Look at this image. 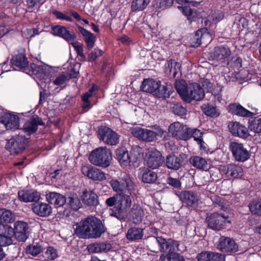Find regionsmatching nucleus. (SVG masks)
I'll return each mask as SVG.
<instances>
[{
	"label": "nucleus",
	"mask_w": 261,
	"mask_h": 261,
	"mask_svg": "<svg viewBox=\"0 0 261 261\" xmlns=\"http://www.w3.org/2000/svg\"><path fill=\"white\" fill-rule=\"evenodd\" d=\"M185 126L182 123L179 122H175L169 125L168 131L172 136L181 139V136L185 130Z\"/></svg>",
	"instance_id": "a19ab883"
},
{
	"label": "nucleus",
	"mask_w": 261,
	"mask_h": 261,
	"mask_svg": "<svg viewBox=\"0 0 261 261\" xmlns=\"http://www.w3.org/2000/svg\"><path fill=\"white\" fill-rule=\"evenodd\" d=\"M202 133L199 130L196 128H193V133L192 137L201 145V147H202L203 144H204V141L202 139Z\"/></svg>",
	"instance_id": "13d9d810"
},
{
	"label": "nucleus",
	"mask_w": 261,
	"mask_h": 261,
	"mask_svg": "<svg viewBox=\"0 0 261 261\" xmlns=\"http://www.w3.org/2000/svg\"><path fill=\"white\" fill-rule=\"evenodd\" d=\"M249 128L254 133H261V118H256L252 120L250 122Z\"/></svg>",
	"instance_id": "5fc2aeb1"
},
{
	"label": "nucleus",
	"mask_w": 261,
	"mask_h": 261,
	"mask_svg": "<svg viewBox=\"0 0 261 261\" xmlns=\"http://www.w3.org/2000/svg\"><path fill=\"white\" fill-rule=\"evenodd\" d=\"M81 171L83 175L94 181H103L106 179V173L100 169L90 165L82 167Z\"/></svg>",
	"instance_id": "9d476101"
},
{
	"label": "nucleus",
	"mask_w": 261,
	"mask_h": 261,
	"mask_svg": "<svg viewBox=\"0 0 261 261\" xmlns=\"http://www.w3.org/2000/svg\"><path fill=\"white\" fill-rule=\"evenodd\" d=\"M19 117L17 115L10 113H1L0 122L7 129L15 130L19 128Z\"/></svg>",
	"instance_id": "f8f14e48"
},
{
	"label": "nucleus",
	"mask_w": 261,
	"mask_h": 261,
	"mask_svg": "<svg viewBox=\"0 0 261 261\" xmlns=\"http://www.w3.org/2000/svg\"><path fill=\"white\" fill-rule=\"evenodd\" d=\"M69 79V76L67 74H62L54 80L53 83L55 85L60 86L64 84Z\"/></svg>",
	"instance_id": "680f3d73"
},
{
	"label": "nucleus",
	"mask_w": 261,
	"mask_h": 261,
	"mask_svg": "<svg viewBox=\"0 0 261 261\" xmlns=\"http://www.w3.org/2000/svg\"><path fill=\"white\" fill-rule=\"evenodd\" d=\"M189 162L193 166L197 169L203 170H206L208 169L207 161L201 156H192L189 159Z\"/></svg>",
	"instance_id": "c9c22d12"
},
{
	"label": "nucleus",
	"mask_w": 261,
	"mask_h": 261,
	"mask_svg": "<svg viewBox=\"0 0 261 261\" xmlns=\"http://www.w3.org/2000/svg\"><path fill=\"white\" fill-rule=\"evenodd\" d=\"M32 210L35 214L40 217L48 216L51 213V207L49 204L44 202L34 204Z\"/></svg>",
	"instance_id": "a878e982"
},
{
	"label": "nucleus",
	"mask_w": 261,
	"mask_h": 261,
	"mask_svg": "<svg viewBox=\"0 0 261 261\" xmlns=\"http://www.w3.org/2000/svg\"><path fill=\"white\" fill-rule=\"evenodd\" d=\"M163 162L162 155L155 149L148 150L146 153L144 163L149 168L155 169L160 167Z\"/></svg>",
	"instance_id": "423d86ee"
},
{
	"label": "nucleus",
	"mask_w": 261,
	"mask_h": 261,
	"mask_svg": "<svg viewBox=\"0 0 261 261\" xmlns=\"http://www.w3.org/2000/svg\"><path fill=\"white\" fill-rule=\"evenodd\" d=\"M98 197L93 192L84 191L83 192L82 199L83 203L90 206H95L98 204Z\"/></svg>",
	"instance_id": "2f4dec72"
},
{
	"label": "nucleus",
	"mask_w": 261,
	"mask_h": 261,
	"mask_svg": "<svg viewBox=\"0 0 261 261\" xmlns=\"http://www.w3.org/2000/svg\"><path fill=\"white\" fill-rule=\"evenodd\" d=\"M175 87L182 99L188 102L193 100H200L204 97L203 89L197 83L187 85L185 81L181 80L175 82Z\"/></svg>",
	"instance_id": "f257e3e1"
},
{
	"label": "nucleus",
	"mask_w": 261,
	"mask_h": 261,
	"mask_svg": "<svg viewBox=\"0 0 261 261\" xmlns=\"http://www.w3.org/2000/svg\"><path fill=\"white\" fill-rule=\"evenodd\" d=\"M89 160L95 166L102 168L108 167L112 160L111 152L106 147L97 148L91 152Z\"/></svg>",
	"instance_id": "f03ea898"
},
{
	"label": "nucleus",
	"mask_w": 261,
	"mask_h": 261,
	"mask_svg": "<svg viewBox=\"0 0 261 261\" xmlns=\"http://www.w3.org/2000/svg\"><path fill=\"white\" fill-rule=\"evenodd\" d=\"M74 226L75 233L79 237L83 239L90 238L86 218L82 220Z\"/></svg>",
	"instance_id": "393cba45"
},
{
	"label": "nucleus",
	"mask_w": 261,
	"mask_h": 261,
	"mask_svg": "<svg viewBox=\"0 0 261 261\" xmlns=\"http://www.w3.org/2000/svg\"><path fill=\"white\" fill-rule=\"evenodd\" d=\"M186 157V154L182 153L179 156L175 155H169L166 159V165L168 168L177 170L181 166L183 160Z\"/></svg>",
	"instance_id": "aec40b11"
},
{
	"label": "nucleus",
	"mask_w": 261,
	"mask_h": 261,
	"mask_svg": "<svg viewBox=\"0 0 261 261\" xmlns=\"http://www.w3.org/2000/svg\"><path fill=\"white\" fill-rule=\"evenodd\" d=\"M44 124L41 118L38 116L32 117L23 124L22 129L28 135H30L37 131L38 125H43Z\"/></svg>",
	"instance_id": "f3484780"
},
{
	"label": "nucleus",
	"mask_w": 261,
	"mask_h": 261,
	"mask_svg": "<svg viewBox=\"0 0 261 261\" xmlns=\"http://www.w3.org/2000/svg\"><path fill=\"white\" fill-rule=\"evenodd\" d=\"M53 13L58 19L65 20L69 22L72 21V19L70 16L57 10L54 11Z\"/></svg>",
	"instance_id": "69168bd1"
},
{
	"label": "nucleus",
	"mask_w": 261,
	"mask_h": 261,
	"mask_svg": "<svg viewBox=\"0 0 261 261\" xmlns=\"http://www.w3.org/2000/svg\"><path fill=\"white\" fill-rule=\"evenodd\" d=\"M198 261H225V256L221 253L202 252L197 255Z\"/></svg>",
	"instance_id": "bb28decb"
},
{
	"label": "nucleus",
	"mask_w": 261,
	"mask_h": 261,
	"mask_svg": "<svg viewBox=\"0 0 261 261\" xmlns=\"http://www.w3.org/2000/svg\"><path fill=\"white\" fill-rule=\"evenodd\" d=\"M140 174L142 181L146 183H153L156 180L158 177L155 172L145 168L140 169Z\"/></svg>",
	"instance_id": "4c0bfd02"
},
{
	"label": "nucleus",
	"mask_w": 261,
	"mask_h": 261,
	"mask_svg": "<svg viewBox=\"0 0 261 261\" xmlns=\"http://www.w3.org/2000/svg\"><path fill=\"white\" fill-rule=\"evenodd\" d=\"M172 112L176 115L183 116L186 114V110L180 103H176L173 106Z\"/></svg>",
	"instance_id": "bf43d9fd"
},
{
	"label": "nucleus",
	"mask_w": 261,
	"mask_h": 261,
	"mask_svg": "<svg viewBox=\"0 0 261 261\" xmlns=\"http://www.w3.org/2000/svg\"><path fill=\"white\" fill-rule=\"evenodd\" d=\"M14 235V229L8 225L0 226V246H6L12 244V238Z\"/></svg>",
	"instance_id": "dca6fc26"
},
{
	"label": "nucleus",
	"mask_w": 261,
	"mask_h": 261,
	"mask_svg": "<svg viewBox=\"0 0 261 261\" xmlns=\"http://www.w3.org/2000/svg\"><path fill=\"white\" fill-rule=\"evenodd\" d=\"M180 198L184 203L189 206H196L198 205L199 198L192 191H184L180 193Z\"/></svg>",
	"instance_id": "b1692460"
},
{
	"label": "nucleus",
	"mask_w": 261,
	"mask_h": 261,
	"mask_svg": "<svg viewBox=\"0 0 261 261\" xmlns=\"http://www.w3.org/2000/svg\"><path fill=\"white\" fill-rule=\"evenodd\" d=\"M159 97H167L170 95V91L169 88L166 85H161V83L159 84V87L156 89L155 94Z\"/></svg>",
	"instance_id": "864d4df0"
},
{
	"label": "nucleus",
	"mask_w": 261,
	"mask_h": 261,
	"mask_svg": "<svg viewBox=\"0 0 261 261\" xmlns=\"http://www.w3.org/2000/svg\"><path fill=\"white\" fill-rule=\"evenodd\" d=\"M229 147L235 160L238 162H244L250 156L249 151L244 147L242 143L231 142Z\"/></svg>",
	"instance_id": "20e7f679"
},
{
	"label": "nucleus",
	"mask_w": 261,
	"mask_h": 261,
	"mask_svg": "<svg viewBox=\"0 0 261 261\" xmlns=\"http://www.w3.org/2000/svg\"><path fill=\"white\" fill-rule=\"evenodd\" d=\"M59 256L57 250L52 246H48L43 253V257L50 260H54Z\"/></svg>",
	"instance_id": "8fccbe9b"
},
{
	"label": "nucleus",
	"mask_w": 261,
	"mask_h": 261,
	"mask_svg": "<svg viewBox=\"0 0 261 261\" xmlns=\"http://www.w3.org/2000/svg\"><path fill=\"white\" fill-rule=\"evenodd\" d=\"M228 216L225 217L218 213H214L207 216L206 221L210 228L216 231H219L224 228L226 223H230Z\"/></svg>",
	"instance_id": "39448f33"
},
{
	"label": "nucleus",
	"mask_w": 261,
	"mask_h": 261,
	"mask_svg": "<svg viewBox=\"0 0 261 261\" xmlns=\"http://www.w3.org/2000/svg\"><path fill=\"white\" fill-rule=\"evenodd\" d=\"M11 62L13 65L20 68H24L28 65L27 59L23 54H19L14 56L11 59Z\"/></svg>",
	"instance_id": "37998d69"
},
{
	"label": "nucleus",
	"mask_w": 261,
	"mask_h": 261,
	"mask_svg": "<svg viewBox=\"0 0 261 261\" xmlns=\"http://www.w3.org/2000/svg\"><path fill=\"white\" fill-rule=\"evenodd\" d=\"M144 235L143 229L132 227L127 230L126 237L127 240L130 241H136L141 240Z\"/></svg>",
	"instance_id": "473e14b6"
},
{
	"label": "nucleus",
	"mask_w": 261,
	"mask_h": 261,
	"mask_svg": "<svg viewBox=\"0 0 261 261\" xmlns=\"http://www.w3.org/2000/svg\"><path fill=\"white\" fill-rule=\"evenodd\" d=\"M202 16V22L204 20V23L206 26H210L212 23H216L223 18V15L221 14H218L217 16L213 15H209L206 18H203V15L199 13ZM201 18V17H200Z\"/></svg>",
	"instance_id": "603ef678"
},
{
	"label": "nucleus",
	"mask_w": 261,
	"mask_h": 261,
	"mask_svg": "<svg viewBox=\"0 0 261 261\" xmlns=\"http://www.w3.org/2000/svg\"><path fill=\"white\" fill-rule=\"evenodd\" d=\"M43 248L42 242H33L26 247L25 252L28 255L36 256L43 251Z\"/></svg>",
	"instance_id": "58836bf2"
},
{
	"label": "nucleus",
	"mask_w": 261,
	"mask_h": 261,
	"mask_svg": "<svg viewBox=\"0 0 261 261\" xmlns=\"http://www.w3.org/2000/svg\"><path fill=\"white\" fill-rule=\"evenodd\" d=\"M219 169L220 174L228 179L239 178L243 174L242 167L234 164L221 165Z\"/></svg>",
	"instance_id": "1a4fd4ad"
},
{
	"label": "nucleus",
	"mask_w": 261,
	"mask_h": 261,
	"mask_svg": "<svg viewBox=\"0 0 261 261\" xmlns=\"http://www.w3.org/2000/svg\"><path fill=\"white\" fill-rule=\"evenodd\" d=\"M28 228V224L23 221L15 222L14 234L16 239L20 242H24L27 239V230Z\"/></svg>",
	"instance_id": "412c9836"
},
{
	"label": "nucleus",
	"mask_w": 261,
	"mask_h": 261,
	"mask_svg": "<svg viewBox=\"0 0 261 261\" xmlns=\"http://www.w3.org/2000/svg\"><path fill=\"white\" fill-rule=\"evenodd\" d=\"M155 240L160 246L161 252H167L169 254L178 250V242L171 239L167 241L162 237H156Z\"/></svg>",
	"instance_id": "2eb2a0df"
},
{
	"label": "nucleus",
	"mask_w": 261,
	"mask_h": 261,
	"mask_svg": "<svg viewBox=\"0 0 261 261\" xmlns=\"http://www.w3.org/2000/svg\"><path fill=\"white\" fill-rule=\"evenodd\" d=\"M27 139L22 135H15L12 137L7 142L6 148L10 153L18 154L25 148Z\"/></svg>",
	"instance_id": "7ed1b4c3"
},
{
	"label": "nucleus",
	"mask_w": 261,
	"mask_h": 261,
	"mask_svg": "<svg viewBox=\"0 0 261 261\" xmlns=\"http://www.w3.org/2000/svg\"><path fill=\"white\" fill-rule=\"evenodd\" d=\"M130 216L135 224L141 222L144 216V213L142 207L138 204H134L130 213Z\"/></svg>",
	"instance_id": "f704fd0d"
},
{
	"label": "nucleus",
	"mask_w": 261,
	"mask_h": 261,
	"mask_svg": "<svg viewBox=\"0 0 261 261\" xmlns=\"http://www.w3.org/2000/svg\"><path fill=\"white\" fill-rule=\"evenodd\" d=\"M229 126L230 132L233 136L246 138L249 135L248 129L238 122H231Z\"/></svg>",
	"instance_id": "5701e85b"
},
{
	"label": "nucleus",
	"mask_w": 261,
	"mask_h": 261,
	"mask_svg": "<svg viewBox=\"0 0 261 261\" xmlns=\"http://www.w3.org/2000/svg\"><path fill=\"white\" fill-rule=\"evenodd\" d=\"M193 133V128H188L186 126L185 127V130L181 136V139L186 140L192 137Z\"/></svg>",
	"instance_id": "774afa93"
},
{
	"label": "nucleus",
	"mask_w": 261,
	"mask_h": 261,
	"mask_svg": "<svg viewBox=\"0 0 261 261\" xmlns=\"http://www.w3.org/2000/svg\"><path fill=\"white\" fill-rule=\"evenodd\" d=\"M14 221V215L5 208H0V222L11 223Z\"/></svg>",
	"instance_id": "de8ad7c7"
},
{
	"label": "nucleus",
	"mask_w": 261,
	"mask_h": 261,
	"mask_svg": "<svg viewBox=\"0 0 261 261\" xmlns=\"http://www.w3.org/2000/svg\"><path fill=\"white\" fill-rule=\"evenodd\" d=\"M159 84V81H156L152 79H146L142 82L141 88L143 91L155 94Z\"/></svg>",
	"instance_id": "72a5a7b5"
},
{
	"label": "nucleus",
	"mask_w": 261,
	"mask_h": 261,
	"mask_svg": "<svg viewBox=\"0 0 261 261\" xmlns=\"http://www.w3.org/2000/svg\"><path fill=\"white\" fill-rule=\"evenodd\" d=\"M67 200L68 204L74 210H79L82 206V203L75 194H70L68 196Z\"/></svg>",
	"instance_id": "09e8293b"
},
{
	"label": "nucleus",
	"mask_w": 261,
	"mask_h": 261,
	"mask_svg": "<svg viewBox=\"0 0 261 261\" xmlns=\"http://www.w3.org/2000/svg\"><path fill=\"white\" fill-rule=\"evenodd\" d=\"M173 0H157L156 8L160 10H164L173 4Z\"/></svg>",
	"instance_id": "4d7b16f0"
},
{
	"label": "nucleus",
	"mask_w": 261,
	"mask_h": 261,
	"mask_svg": "<svg viewBox=\"0 0 261 261\" xmlns=\"http://www.w3.org/2000/svg\"><path fill=\"white\" fill-rule=\"evenodd\" d=\"M116 158L122 166H127L130 165L131 162H134L128 151L124 148L116 150Z\"/></svg>",
	"instance_id": "cd10ccee"
},
{
	"label": "nucleus",
	"mask_w": 261,
	"mask_h": 261,
	"mask_svg": "<svg viewBox=\"0 0 261 261\" xmlns=\"http://www.w3.org/2000/svg\"><path fill=\"white\" fill-rule=\"evenodd\" d=\"M90 238H97L105 232L101 221L94 217L86 218Z\"/></svg>",
	"instance_id": "6e6552de"
},
{
	"label": "nucleus",
	"mask_w": 261,
	"mask_h": 261,
	"mask_svg": "<svg viewBox=\"0 0 261 261\" xmlns=\"http://www.w3.org/2000/svg\"><path fill=\"white\" fill-rule=\"evenodd\" d=\"M207 36L209 37V35L207 33H202L201 30H198L195 33L196 39L197 40L195 46H198L201 44L202 40L206 38Z\"/></svg>",
	"instance_id": "0e129e2a"
},
{
	"label": "nucleus",
	"mask_w": 261,
	"mask_h": 261,
	"mask_svg": "<svg viewBox=\"0 0 261 261\" xmlns=\"http://www.w3.org/2000/svg\"><path fill=\"white\" fill-rule=\"evenodd\" d=\"M230 55V50L225 46L216 47L211 53V58L213 60H221L228 57Z\"/></svg>",
	"instance_id": "c85d7f7f"
},
{
	"label": "nucleus",
	"mask_w": 261,
	"mask_h": 261,
	"mask_svg": "<svg viewBox=\"0 0 261 261\" xmlns=\"http://www.w3.org/2000/svg\"><path fill=\"white\" fill-rule=\"evenodd\" d=\"M153 128L156 130V132H154L156 134V136H158L161 138H163V139L165 140H167L168 139L169 136L166 130H164L158 125H154Z\"/></svg>",
	"instance_id": "e2e57ef3"
},
{
	"label": "nucleus",
	"mask_w": 261,
	"mask_h": 261,
	"mask_svg": "<svg viewBox=\"0 0 261 261\" xmlns=\"http://www.w3.org/2000/svg\"><path fill=\"white\" fill-rule=\"evenodd\" d=\"M103 51L98 48H95L88 56V60L89 61L93 62L96 59L102 55Z\"/></svg>",
	"instance_id": "052dcab7"
},
{
	"label": "nucleus",
	"mask_w": 261,
	"mask_h": 261,
	"mask_svg": "<svg viewBox=\"0 0 261 261\" xmlns=\"http://www.w3.org/2000/svg\"><path fill=\"white\" fill-rule=\"evenodd\" d=\"M110 184L112 189L116 192H123L127 190L132 191L134 188V184L128 175L125 174L122 177L121 181L113 179Z\"/></svg>",
	"instance_id": "0eeeda50"
},
{
	"label": "nucleus",
	"mask_w": 261,
	"mask_h": 261,
	"mask_svg": "<svg viewBox=\"0 0 261 261\" xmlns=\"http://www.w3.org/2000/svg\"><path fill=\"white\" fill-rule=\"evenodd\" d=\"M51 32L54 35L62 37L68 42L73 41L75 38L73 33H70L63 26L56 25L52 27Z\"/></svg>",
	"instance_id": "4be33fe9"
},
{
	"label": "nucleus",
	"mask_w": 261,
	"mask_h": 261,
	"mask_svg": "<svg viewBox=\"0 0 261 261\" xmlns=\"http://www.w3.org/2000/svg\"><path fill=\"white\" fill-rule=\"evenodd\" d=\"M217 248L223 252L232 253L238 250V246L232 239L222 236L218 242Z\"/></svg>",
	"instance_id": "ddd939ff"
},
{
	"label": "nucleus",
	"mask_w": 261,
	"mask_h": 261,
	"mask_svg": "<svg viewBox=\"0 0 261 261\" xmlns=\"http://www.w3.org/2000/svg\"><path fill=\"white\" fill-rule=\"evenodd\" d=\"M46 198L49 203L54 204L56 207L63 206L66 201L63 195L56 192H50L46 194Z\"/></svg>",
	"instance_id": "7c9ffc66"
},
{
	"label": "nucleus",
	"mask_w": 261,
	"mask_h": 261,
	"mask_svg": "<svg viewBox=\"0 0 261 261\" xmlns=\"http://www.w3.org/2000/svg\"><path fill=\"white\" fill-rule=\"evenodd\" d=\"M164 261H185L184 257L177 253L174 252L164 256Z\"/></svg>",
	"instance_id": "6e6d98bb"
},
{
	"label": "nucleus",
	"mask_w": 261,
	"mask_h": 261,
	"mask_svg": "<svg viewBox=\"0 0 261 261\" xmlns=\"http://www.w3.org/2000/svg\"><path fill=\"white\" fill-rule=\"evenodd\" d=\"M248 206L252 214L258 216L261 215V199L251 201Z\"/></svg>",
	"instance_id": "3c124183"
},
{
	"label": "nucleus",
	"mask_w": 261,
	"mask_h": 261,
	"mask_svg": "<svg viewBox=\"0 0 261 261\" xmlns=\"http://www.w3.org/2000/svg\"><path fill=\"white\" fill-rule=\"evenodd\" d=\"M151 0H133L131 9L133 12H139L144 10Z\"/></svg>",
	"instance_id": "a18cd8bd"
},
{
	"label": "nucleus",
	"mask_w": 261,
	"mask_h": 261,
	"mask_svg": "<svg viewBox=\"0 0 261 261\" xmlns=\"http://www.w3.org/2000/svg\"><path fill=\"white\" fill-rule=\"evenodd\" d=\"M180 68L178 63L173 60H170L166 66V72L170 76L174 77Z\"/></svg>",
	"instance_id": "c03bdc74"
},
{
	"label": "nucleus",
	"mask_w": 261,
	"mask_h": 261,
	"mask_svg": "<svg viewBox=\"0 0 261 261\" xmlns=\"http://www.w3.org/2000/svg\"><path fill=\"white\" fill-rule=\"evenodd\" d=\"M203 113L207 116L216 117L220 115V112L216 107L208 104H204L201 106Z\"/></svg>",
	"instance_id": "49530a36"
},
{
	"label": "nucleus",
	"mask_w": 261,
	"mask_h": 261,
	"mask_svg": "<svg viewBox=\"0 0 261 261\" xmlns=\"http://www.w3.org/2000/svg\"><path fill=\"white\" fill-rule=\"evenodd\" d=\"M18 199L24 202L38 201L40 198L39 192L34 190H23L18 192Z\"/></svg>",
	"instance_id": "6ab92c4d"
},
{
	"label": "nucleus",
	"mask_w": 261,
	"mask_h": 261,
	"mask_svg": "<svg viewBox=\"0 0 261 261\" xmlns=\"http://www.w3.org/2000/svg\"><path fill=\"white\" fill-rule=\"evenodd\" d=\"M167 182L175 188H179L181 187V182L177 178H174L171 177H168L167 179Z\"/></svg>",
	"instance_id": "338daca9"
},
{
	"label": "nucleus",
	"mask_w": 261,
	"mask_h": 261,
	"mask_svg": "<svg viewBox=\"0 0 261 261\" xmlns=\"http://www.w3.org/2000/svg\"><path fill=\"white\" fill-rule=\"evenodd\" d=\"M229 111L235 115L242 117H250L252 115V113L241 105L238 103H233L229 106Z\"/></svg>",
	"instance_id": "e433bc0d"
},
{
	"label": "nucleus",
	"mask_w": 261,
	"mask_h": 261,
	"mask_svg": "<svg viewBox=\"0 0 261 261\" xmlns=\"http://www.w3.org/2000/svg\"><path fill=\"white\" fill-rule=\"evenodd\" d=\"M100 139L110 145H116L119 142L118 135L109 128L104 127L99 130Z\"/></svg>",
	"instance_id": "4468645a"
},
{
	"label": "nucleus",
	"mask_w": 261,
	"mask_h": 261,
	"mask_svg": "<svg viewBox=\"0 0 261 261\" xmlns=\"http://www.w3.org/2000/svg\"><path fill=\"white\" fill-rule=\"evenodd\" d=\"M32 74L34 75L35 80L41 81L45 79L49 75V68L45 64L37 65L32 64L31 65Z\"/></svg>",
	"instance_id": "a211bd4d"
},
{
	"label": "nucleus",
	"mask_w": 261,
	"mask_h": 261,
	"mask_svg": "<svg viewBox=\"0 0 261 261\" xmlns=\"http://www.w3.org/2000/svg\"><path fill=\"white\" fill-rule=\"evenodd\" d=\"M89 251L94 253H99L100 252H107L112 248V246L109 243H96L89 245L88 246Z\"/></svg>",
	"instance_id": "ea45409f"
},
{
	"label": "nucleus",
	"mask_w": 261,
	"mask_h": 261,
	"mask_svg": "<svg viewBox=\"0 0 261 261\" xmlns=\"http://www.w3.org/2000/svg\"><path fill=\"white\" fill-rule=\"evenodd\" d=\"M78 30L82 35L88 49H91L94 46L96 41L95 36L81 26L78 27Z\"/></svg>",
	"instance_id": "c756f323"
},
{
	"label": "nucleus",
	"mask_w": 261,
	"mask_h": 261,
	"mask_svg": "<svg viewBox=\"0 0 261 261\" xmlns=\"http://www.w3.org/2000/svg\"><path fill=\"white\" fill-rule=\"evenodd\" d=\"M121 198L116 203V208L126 211L132 205V200L129 195L126 194L120 195Z\"/></svg>",
	"instance_id": "79ce46f5"
},
{
	"label": "nucleus",
	"mask_w": 261,
	"mask_h": 261,
	"mask_svg": "<svg viewBox=\"0 0 261 261\" xmlns=\"http://www.w3.org/2000/svg\"><path fill=\"white\" fill-rule=\"evenodd\" d=\"M131 134L139 140L145 142H152L156 139L154 132L140 127H133L130 129Z\"/></svg>",
	"instance_id": "9b49d317"
}]
</instances>
